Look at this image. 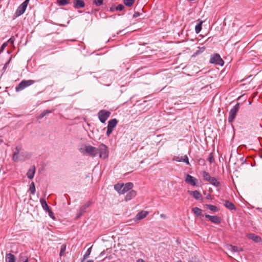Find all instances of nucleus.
I'll use <instances>...</instances> for the list:
<instances>
[{"instance_id": "bb28decb", "label": "nucleus", "mask_w": 262, "mask_h": 262, "mask_svg": "<svg viewBox=\"0 0 262 262\" xmlns=\"http://www.w3.org/2000/svg\"><path fill=\"white\" fill-rule=\"evenodd\" d=\"M135 0H123V3L126 6L131 7L135 3Z\"/></svg>"}, {"instance_id": "bf43d9fd", "label": "nucleus", "mask_w": 262, "mask_h": 262, "mask_svg": "<svg viewBox=\"0 0 262 262\" xmlns=\"http://www.w3.org/2000/svg\"><path fill=\"white\" fill-rule=\"evenodd\" d=\"M177 262H183V261H181V260H179V261H178Z\"/></svg>"}, {"instance_id": "473e14b6", "label": "nucleus", "mask_w": 262, "mask_h": 262, "mask_svg": "<svg viewBox=\"0 0 262 262\" xmlns=\"http://www.w3.org/2000/svg\"><path fill=\"white\" fill-rule=\"evenodd\" d=\"M13 160L14 161H15V162H17L18 161L24 160L23 159H22L20 157H19L18 155L16 154H13Z\"/></svg>"}, {"instance_id": "4d7b16f0", "label": "nucleus", "mask_w": 262, "mask_h": 262, "mask_svg": "<svg viewBox=\"0 0 262 262\" xmlns=\"http://www.w3.org/2000/svg\"><path fill=\"white\" fill-rule=\"evenodd\" d=\"M199 162H204V160H203V159H200V160H199Z\"/></svg>"}, {"instance_id": "1a4fd4ad", "label": "nucleus", "mask_w": 262, "mask_h": 262, "mask_svg": "<svg viewBox=\"0 0 262 262\" xmlns=\"http://www.w3.org/2000/svg\"><path fill=\"white\" fill-rule=\"evenodd\" d=\"M185 182L192 186H195L198 182V180L193 177L187 174L185 179Z\"/></svg>"}, {"instance_id": "9b49d317", "label": "nucleus", "mask_w": 262, "mask_h": 262, "mask_svg": "<svg viewBox=\"0 0 262 262\" xmlns=\"http://www.w3.org/2000/svg\"><path fill=\"white\" fill-rule=\"evenodd\" d=\"M133 187V184L132 183H127L125 184H123V187H122V193L121 194H124L126 193L128 190H130Z\"/></svg>"}, {"instance_id": "2f4dec72", "label": "nucleus", "mask_w": 262, "mask_h": 262, "mask_svg": "<svg viewBox=\"0 0 262 262\" xmlns=\"http://www.w3.org/2000/svg\"><path fill=\"white\" fill-rule=\"evenodd\" d=\"M91 249H92V247L89 248L86 252H85V253L84 254V255H83V259L82 260L81 262H82L83 260H84L85 259H86V258H88V257L89 256V255H90L91 254Z\"/></svg>"}, {"instance_id": "2eb2a0df", "label": "nucleus", "mask_w": 262, "mask_h": 262, "mask_svg": "<svg viewBox=\"0 0 262 262\" xmlns=\"http://www.w3.org/2000/svg\"><path fill=\"white\" fill-rule=\"evenodd\" d=\"M227 248L232 252H236L239 251H243V249L241 248H239L237 246H232L231 245H227Z\"/></svg>"}, {"instance_id": "393cba45", "label": "nucleus", "mask_w": 262, "mask_h": 262, "mask_svg": "<svg viewBox=\"0 0 262 262\" xmlns=\"http://www.w3.org/2000/svg\"><path fill=\"white\" fill-rule=\"evenodd\" d=\"M122 187H123V184H119L118 183L114 185V189L119 193L121 194L122 193Z\"/></svg>"}, {"instance_id": "c03bdc74", "label": "nucleus", "mask_w": 262, "mask_h": 262, "mask_svg": "<svg viewBox=\"0 0 262 262\" xmlns=\"http://www.w3.org/2000/svg\"><path fill=\"white\" fill-rule=\"evenodd\" d=\"M91 202H86L85 204H84L83 206V207H84L85 209H87L90 205H91Z\"/></svg>"}, {"instance_id": "ea45409f", "label": "nucleus", "mask_w": 262, "mask_h": 262, "mask_svg": "<svg viewBox=\"0 0 262 262\" xmlns=\"http://www.w3.org/2000/svg\"><path fill=\"white\" fill-rule=\"evenodd\" d=\"M21 150V147H16L15 149V151L14 152V154H19L20 151Z\"/></svg>"}, {"instance_id": "aec40b11", "label": "nucleus", "mask_w": 262, "mask_h": 262, "mask_svg": "<svg viewBox=\"0 0 262 262\" xmlns=\"http://www.w3.org/2000/svg\"><path fill=\"white\" fill-rule=\"evenodd\" d=\"M148 214V212L147 211H142L139 212L136 215V219L138 220H142L145 218L147 215Z\"/></svg>"}, {"instance_id": "8fccbe9b", "label": "nucleus", "mask_w": 262, "mask_h": 262, "mask_svg": "<svg viewBox=\"0 0 262 262\" xmlns=\"http://www.w3.org/2000/svg\"><path fill=\"white\" fill-rule=\"evenodd\" d=\"M24 262H28V258L27 257H25L24 258Z\"/></svg>"}, {"instance_id": "f8f14e48", "label": "nucleus", "mask_w": 262, "mask_h": 262, "mask_svg": "<svg viewBox=\"0 0 262 262\" xmlns=\"http://www.w3.org/2000/svg\"><path fill=\"white\" fill-rule=\"evenodd\" d=\"M74 7L76 9H79L84 7L85 4L83 0H74Z\"/></svg>"}, {"instance_id": "7ed1b4c3", "label": "nucleus", "mask_w": 262, "mask_h": 262, "mask_svg": "<svg viewBox=\"0 0 262 262\" xmlns=\"http://www.w3.org/2000/svg\"><path fill=\"white\" fill-rule=\"evenodd\" d=\"M98 151L99 152V157L102 159H106L108 157V151L107 150V146L103 144H101L99 148H97Z\"/></svg>"}, {"instance_id": "cd10ccee", "label": "nucleus", "mask_w": 262, "mask_h": 262, "mask_svg": "<svg viewBox=\"0 0 262 262\" xmlns=\"http://www.w3.org/2000/svg\"><path fill=\"white\" fill-rule=\"evenodd\" d=\"M86 209L83 206H82L77 213V217L78 218L81 216L86 211Z\"/></svg>"}, {"instance_id": "5fc2aeb1", "label": "nucleus", "mask_w": 262, "mask_h": 262, "mask_svg": "<svg viewBox=\"0 0 262 262\" xmlns=\"http://www.w3.org/2000/svg\"><path fill=\"white\" fill-rule=\"evenodd\" d=\"M86 262H94L93 260H89Z\"/></svg>"}, {"instance_id": "72a5a7b5", "label": "nucleus", "mask_w": 262, "mask_h": 262, "mask_svg": "<svg viewBox=\"0 0 262 262\" xmlns=\"http://www.w3.org/2000/svg\"><path fill=\"white\" fill-rule=\"evenodd\" d=\"M51 113V111H44L40 115H39L37 117V118L38 119H41L42 118H43L44 116H45L47 114H49V113Z\"/></svg>"}, {"instance_id": "ddd939ff", "label": "nucleus", "mask_w": 262, "mask_h": 262, "mask_svg": "<svg viewBox=\"0 0 262 262\" xmlns=\"http://www.w3.org/2000/svg\"><path fill=\"white\" fill-rule=\"evenodd\" d=\"M188 192L190 194L192 195L194 198L197 200H201L203 199L201 194L197 190L188 191Z\"/></svg>"}, {"instance_id": "3c124183", "label": "nucleus", "mask_w": 262, "mask_h": 262, "mask_svg": "<svg viewBox=\"0 0 262 262\" xmlns=\"http://www.w3.org/2000/svg\"><path fill=\"white\" fill-rule=\"evenodd\" d=\"M137 262H145V261L142 259H139L137 260Z\"/></svg>"}, {"instance_id": "4be33fe9", "label": "nucleus", "mask_w": 262, "mask_h": 262, "mask_svg": "<svg viewBox=\"0 0 262 262\" xmlns=\"http://www.w3.org/2000/svg\"><path fill=\"white\" fill-rule=\"evenodd\" d=\"M6 262H15V258L14 255L11 253L7 254L6 255Z\"/></svg>"}, {"instance_id": "4468645a", "label": "nucleus", "mask_w": 262, "mask_h": 262, "mask_svg": "<svg viewBox=\"0 0 262 262\" xmlns=\"http://www.w3.org/2000/svg\"><path fill=\"white\" fill-rule=\"evenodd\" d=\"M248 237L255 243H259L261 241V238L259 236L256 235L254 234H249L248 235Z\"/></svg>"}, {"instance_id": "79ce46f5", "label": "nucleus", "mask_w": 262, "mask_h": 262, "mask_svg": "<svg viewBox=\"0 0 262 262\" xmlns=\"http://www.w3.org/2000/svg\"><path fill=\"white\" fill-rule=\"evenodd\" d=\"M113 129H112V128H108L107 127V132H106V135L107 136H110V135L112 134V132H113Z\"/></svg>"}, {"instance_id": "20e7f679", "label": "nucleus", "mask_w": 262, "mask_h": 262, "mask_svg": "<svg viewBox=\"0 0 262 262\" xmlns=\"http://www.w3.org/2000/svg\"><path fill=\"white\" fill-rule=\"evenodd\" d=\"M29 1L30 0H25V1H24L18 7L17 9L16 10V11L15 13V17H18L25 12L27 7V6L29 4Z\"/></svg>"}, {"instance_id": "9d476101", "label": "nucleus", "mask_w": 262, "mask_h": 262, "mask_svg": "<svg viewBox=\"0 0 262 262\" xmlns=\"http://www.w3.org/2000/svg\"><path fill=\"white\" fill-rule=\"evenodd\" d=\"M205 217L212 223L215 224H220L221 223V219L217 216H211L208 214H205Z\"/></svg>"}, {"instance_id": "09e8293b", "label": "nucleus", "mask_w": 262, "mask_h": 262, "mask_svg": "<svg viewBox=\"0 0 262 262\" xmlns=\"http://www.w3.org/2000/svg\"><path fill=\"white\" fill-rule=\"evenodd\" d=\"M9 62H10V60L5 63V66H4V67L3 68V70H5L7 68L8 65L9 63Z\"/></svg>"}, {"instance_id": "7c9ffc66", "label": "nucleus", "mask_w": 262, "mask_h": 262, "mask_svg": "<svg viewBox=\"0 0 262 262\" xmlns=\"http://www.w3.org/2000/svg\"><path fill=\"white\" fill-rule=\"evenodd\" d=\"M69 0H57V3L59 6H65L69 4Z\"/></svg>"}, {"instance_id": "f704fd0d", "label": "nucleus", "mask_w": 262, "mask_h": 262, "mask_svg": "<svg viewBox=\"0 0 262 262\" xmlns=\"http://www.w3.org/2000/svg\"><path fill=\"white\" fill-rule=\"evenodd\" d=\"M30 190L31 191V194H34L35 192V186L34 182H32L30 187Z\"/></svg>"}, {"instance_id": "a878e982", "label": "nucleus", "mask_w": 262, "mask_h": 262, "mask_svg": "<svg viewBox=\"0 0 262 262\" xmlns=\"http://www.w3.org/2000/svg\"><path fill=\"white\" fill-rule=\"evenodd\" d=\"M206 206L207 209L214 212H216L219 210L217 207L213 205L207 204L206 205Z\"/></svg>"}, {"instance_id": "c9c22d12", "label": "nucleus", "mask_w": 262, "mask_h": 262, "mask_svg": "<svg viewBox=\"0 0 262 262\" xmlns=\"http://www.w3.org/2000/svg\"><path fill=\"white\" fill-rule=\"evenodd\" d=\"M66 249V245L65 244L62 245L61 247V249H60V251L59 253V256L60 257L63 255V254L65 252Z\"/></svg>"}, {"instance_id": "864d4df0", "label": "nucleus", "mask_w": 262, "mask_h": 262, "mask_svg": "<svg viewBox=\"0 0 262 262\" xmlns=\"http://www.w3.org/2000/svg\"><path fill=\"white\" fill-rule=\"evenodd\" d=\"M110 10H111V11H114V8L113 7H111V8H110Z\"/></svg>"}, {"instance_id": "423d86ee", "label": "nucleus", "mask_w": 262, "mask_h": 262, "mask_svg": "<svg viewBox=\"0 0 262 262\" xmlns=\"http://www.w3.org/2000/svg\"><path fill=\"white\" fill-rule=\"evenodd\" d=\"M84 152L88 154L89 156L94 157L97 155L98 150L97 148L91 145H86L84 149Z\"/></svg>"}, {"instance_id": "58836bf2", "label": "nucleus", "mask_w": 262, "mask_h": 262, "mask_svg": "<svg viewBox=\"0 0 262 262\" xmlns=\"http://www.w3.org/2000/svg\"><path fill=\"white\" fill-rule=\"evenodd\" d=\"M208 160L209 162H210V163H212L213 162L214 158H213L212 153H210L209 154Z\"/></svg>"}, {"instance_id": "f257e3e1", "label": "nucleus", "mask_w": 262, "mask_h": 262, "mask_svg": "<svg viewBox=\"0 0 262 262\" xmlns=\"http://www.w3.org/2000/svg\"><path fill=\"white\" fill-rule=\"evenodd\" d=\"M35 83V81L33 80H23L19 84L16 86L15 91L19 92L24 90L27 87H28Z\"/></svg>"}, {"instance_id": "052dcab7", "label": "nucleus", "mask_w": 262, "mask_h": 262, "mask_svg": "<svg viewBox=\"0 0 262 262\" xmlns=\"http://www.w3.org/2000/svg\"><path fill=\"white\" fill-rule=\"evenodd\" d=\"M1 143V142L0 141V143Z\"/></svg>"}, {"instance_id": "13d9d810", "label": "nucleus", "mask_w": 262, "mask_h": 262, "mask_svg": "<svg viewBox=\"0 0 262 262\" xmlns=\"http://www.w3.org/2000/svg\"><path fill=\"white\" fill-rule=\"evenodd\" d=\"M191 262H200V261H198V260H197V261H191Z\"/></svg>"}, {"instance_id": "6e6d98bb", "label": "nucleus", "mask_w": 262, "mask_h": 262, "mask_svg": "<svg viewBox=\"0 0 262 262\" xmlns=\"http://www.w3.org/2000/svg\"><path fill=\"white\" fill-rule=\"evenodd\" d=\"M199 162H204V160H203V159H200V160H199Z\"/></svg>"}, {"instance_id": "c85d7f7f", "label": "nucleus", "mask_w": 262, "mask_h": 262, "mask_svg": "<svg viewBox=\"0 0 262 262\" xmlns=\"http://www.w3.org/2000/svg\"><path fill=\"white\" fill-rule=\"evenodd\" d=\"M192 211L196 216L200 215L202 213V210L198 207H194L192 208Z\"/></svg>"}, {"instance_id": "f03ea898", "label": "nucleus", "mask_w": 262, "mask_h": 262, "mask_svg": "<svg viewBox=\"0 0 262 262\" xmlns=\"http://www.w3.org/2000/svg\"><path fill=\"white\" fill-rule=\"evenodd\" d=\"M110 115L111 112L105 110H102L100 111L98 113L99 119L100 121L102 123L105 122L106 120L110 117Z\"/></svg>"}, {"instance_id": "a18cd8bd", "label": "nucleus", "mask_w": 262, "mask_h": 262, "mask_svg": "<svg viewBox=\"0 0 262 262\" xmlns=\"http://www.w3.org/2000/svg\"><path fill=\"white\" fill-rule=\"evenodd\" d=\"M140 15V13L138 12H135L134 14H133V17L134 18H136L137 17H139Z\"/></svg>"}, {"instance_id": "c756f323", "label": "nucleus", "mask_w": 262, "mask_h": 262, "mask_svg": "<svg viewBox=\"0 0 262 262\" xmlns=\"http://www.w3.org/2000/svg\"><path fill=\"white\" fill-rule=\"evenodd\" d=\"M203 21L201 20L200 23L195 26V31L196 33H199L202 29V25Z\"/></svg>"}, {"instance_id": "49530a36", "label": "nucleus", "mask_w": 262, "mask_h": 262, "mask_svg": "<svg viewBox=\"0 0 262 262\" xmlns=\"http://www.w3.org/2000/svg\"><path fill=\"white\" fill-rule=\"evenodd\" d=\"M15 40V38L14 37H11L9 39V40L8 41V42L11 43H13L14 41Z\"/></svg>"}, {"instance_id": "5701e85b", "label": "nucleus", "mask_w": 262, "mask_h": 262, "mask_svg": "<svg viewBox=\"0 0 262 262\" xmlns=\"http://www.w3.org/2000/svg\"><path fill=\"white\" fill-rule=\"evenodd\" d=\"M40 203H41L42 208L46 211H48V210H49L50 209V207H49L48 205L47 204L46 200L44 199H41L40 200Z\"/></svg>"}, {"instance_id": "f3484780", "label": "nucleus", "mask_w": 262, "mask_h": 262, "mask_svg": "<svg viewBox=\"0 0 262 262\" xmlns=\"http://www.w3.org/2000/svg\"><path fill=\"white\" fill-rule=\"evenodd\" d=\"M136 192L135 190L130 191L125 196V201H128L130 200L136 195Z\"/></svg>"}, {"instance_id": "37998d69", "label": "nucleus", "mask_w": 262, "mask_h": 262, "mask_svg": "<svg viewBox=\"0 0 262 262\" xmlns=\"http://www.w3.org/2000/svg\"><path fill=\"white\" fill-rule=\"evenodd\" d=\"M20 155H26L27 158H29L30 157V154H29L28 152H26V151L21 152L20 153Z\"/></svg>"}, {"instance_id": "0eeeda50", "label": "nucleus", "mask_w": 262, "mask_h": 262, "mask_svg": "<svg viewBox=\"0 0 262 262\" xmlns=\"http://www.w3.org/2000/svg\"><path fill=\"white\" fill-rule=\"evenodd\" d=\"M210 62L211 63H214L219 64L220 66H223L224 62L221 58L219 54H216L213 55L210 58Z\"/></svg>"}, {"instance_id": "b1692460", "label": "nucleus", "mask_w": 262, "mask_h": 262, "mask_svg": "<svg viewBox=\"0 0 262 262\" xmlns=\"http://www.w3.org/2000/svg\"><path fill=\"white\" fill-rule=\"evenodd\" d=\"M202 177L204 180L208 182L209 181L211 178L212 177L210 176L209 173L206 171H202Z\"/></svg>"}, {"instance_id": "39448f33", "label": "nucleus", "mask_w": 262, "mask_h": 262, "mask_svg": "<svg viewBox=\"0 0 262 262\" xmlns=\"http://www.w3.org/2000/svg\"><path fill=\"white\" fill-rule=\"evenodd\" d=\"M239 108V103H237L230 111L229 112V115L228 117V121L230 123L232 122L235 119L236 114Z\"/></svg>"}, {"instance_id": "603ef678", "label": "nucleus", "mask_w": 262, "mask_h": 262, "mask_svg": "<svg viewBox=\"0 0 262 262\" xmlns=\"http://www.w3.org/2000/svg\"><path fill=\"white\" fill-rule=\"evenodd\" d=\"M160 216H161V217H162V218H165V217H166V215H165V214H161L160 215Z\"/></svg>"}, {"instance_id": "6e6552de", "label": "nucleus", "mask_w": 262, "mask_h": 262, "mask_svg": "<svg viewBox=\"0 0 262 262\" xmlns=\"http://www.w3.org/2000/svg\"><path fill=\"white\" fill-rule=\"evenodd\" d=\"M172 160L177 162H183L186 163L187 164H189L188 158L186 155L181 156V157L179 156H174Z\"/></svg>"}, {"instance_id": "6ab92c4d", "label": "nucleus", "mask_w": 262, "mask_h": 262, "mask_svg": "<svg viewBox=\"0 0 262 262\" xmlns=\"http://www.w3.org/2000/svg\"><path fill=\"white\" fill-rule=\"evenodd\" d=\"M118 120L116 119H112L108 122L107 127L113 129L116 126Z\"/></svg>"}, {"instance_id": "412c9836", "label": "nucleus", "mask_w": 262, "mask_h": 262, "mask_svg": "<svg viewBox=\"0 0 262 262\" xmlns=\"http://www.w3.org/2000/svg\"><path fill=\"white\" fill-rule=\"evenodd\" d=\"M209 182L212 184V185L217 187L220 186V183L218 181V180L214 178V177H211L210 180H209Z\"/></svg>"}, {"instance_id": "e433bc0d", "label": "nucleus", "mask_w": 262, "mask_h": 262, "mask_svg": "<svg viewBox=\"0 0 262 262\" xmlns=\"http://www.w3.org/2000/svg\"><path fill=\"white\" fill-rule=\"evenodd\" d=\"M103 2V0H94V3L97 6L102 5Z\"/></svg>"}, {"instance_id": "a211bd4d", "label": "nucleus", "mask_w": 262, "mask_h": 262, "mask_svg": "<svg viewBox=\"0 0 262 262\" xmlns=\"http://www.w3.org/2000/svg\"><path fill=\"white\" fill-rule=\"evenodd\" d=\"M225 206L230 210H233L235 209L234 205L231 202L228 200L224 201Z\"/></svg>"}, {"instance_id": "dca6fc26", "label": "nucleus", "mask_w": 262, "mask_h": 262, "mask_svg": "<svg viewBox=\"0 0 262 262\" xmlns=\"http://www.w3.org/2000/svg\"><path fill=\"white\" fill-rule=\"evenodd\" d=\"M35 172V167L33 166L31 168H30L27 173V177L30 179H32L34 177V174Z\"/></svg>"}, {"instance_id": "de8ad7c7", "label": "nucleus", "mask_w": 262, "mask_h": 262, "mask_svg": "<svg viewBox=\"0 0 262 262\" xmlns=\"http://www.w3.org/2000/svg\"><path fill=\"white\" fill-rule=\"evenodd\" d=\"M7 42L4 43L1 48V51H2L3 50H4V49L7 47Z\"/></svg>"}, {"instance_id": "4c0bfd02", "label": "nucleus", "mask_w": 262, "mask_h": 262, "mask_svg": "<svg viewBox=\"0 0 262 262\" xmlns=\"http://www.w3.org/2000/svg\"><path fill=\"white\" fill-rule=\"evenodd\" d=\"M124 9V7L123 5L122 4H119L116 7V10L117 11H122L123 10V9Z\"/></svg>"}, {"instance_id": "a19ab883", "label": "nucleus", "mask_w": 262, "mask_h": 262, "mask_svg": "<svg viewBox=\"0 0 262 262\" xmlns=\"http://www.w3.org/2000/svg\"><path fill=\"white\" fill-rule=\"evenodd\" d=\"M46 212H48V213H49V216L52 217V219H54V215H53V212L52 211V210H51V209H50L49 210H48V211H47Z\"/></svg>"}]
</instances>
